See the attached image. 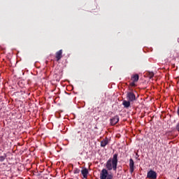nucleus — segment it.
I'll return each mask as SVG.
<instances>
[{"label":"nucleus","instance_id":"obj_1","mask_svg":"<svg viewBox=\"0 0 179 179\" xmlns=\"http://www.w3.org/2000/svg\"><path fill=\"white\" fill-rule=\"evenodd\" d=\"M118 164V154L113 155L112 158H110L106 164V169H103L100 173V179H113V174H108V171H117V166Z\"/></svg>","mask_w":179,"mask_h":179},{"label":"nucleus","instance_id":"obj_2","mask_svg":"<svg viewBox=\"0 0 179 179\" xmlns=\"http://www.w3.org/2000/svg\"><path fill=\"white\" fill-rule=\"evenodd\" d=\"M127 99L130 101H135L136 100V96L135 93H134V90H131L130 92H127Z\"/></svg>","mask_w":179,"mask_h":179},{"label":"nucleus","instance_id":"obj_3","mask_svg":"<svg viewBox=\"0 0 179 179\" xmlns=\"http://www.w3.org/2000/svg\"><path fill=\"white\" fill-rule=\"evenodd\" d=\"M147 178L150 179H157V173L156 171L150 170L147 173Z\"/></svg>","mask_w":179,"mask_h":179},{"label":"nucleus","instance_id":"obj_4","mask_svg":"<svg viewBox=\"0 0 179 179\" xmlns=\"http://www.w3.org/2000/svg\"><path fill=\"white\" fill-rule=\"evenodd\" d=\"M110 121V125H115L120 121V117H118V115H115L113 118H111Z\"/></svg>","mask_w":179,"mask_h":179},{"label":"nucleus","instance_id":"obj_5","mask_svg":"<svg viewBox=\"0 0 179 179\" xmlns=\"http://www.w3.org/2000/svg\"><path fill=\"white\" fill-rule=\"evenodd\" d=\"M62 50H59L55 53V58L57 62L62 58Z\"/></svg>","mask_w":179,"mask_h":179},{"label":"nucleus","instance_id":"obj_6","mask_svg":"<svg viewBox=\"0 0 179 179\" xmlns=\"http://www.w3.org/2000/svg\"><path fill=\"white\" fill-rule=\"evenodd\" d=\"M134 164H135V163L134 162V159H129L130 173H134Z\"/></svg>","mask_w":179,"mask_h":179},{"label":"nucleus","instance_id":"obj_7","mask_svg":"<svg viewBox=\"0 0 179 179\" xmlns=\"http://www.w3.org/2000/svg\"><path fill=\"white\" fill-rule=\"evenodd\" d=\"M122 104L124 108H129V107H131V101L124 100Z\"/></svg>","mask_w":179,"mask_h":179},{"label":"nucleus","instance_id":"obj_8","mask_svg":"<svg viewBox=\"0 0 179 179\" xmlns=\"http://www.w3.org/2000/svg\"><path fill=\"white\" fill-rule=\"evenodd\" d=\"M108 145V138H106V139H103L101 141V148H106Z\"/></svg>","mask_w":179,"mask_h":179},{"label":"nucleus","instance_id":"obj_9","mask_svg":"<svg viewBox=\"0 0 179 179\" xmlns=\"http://www.w3.org/2000/svg\"><path fill=\"white\" fill-rule=\"evenodd\" d=\"M81 174L83 176L84 178H87V174H89V171L85 168L81 171Z\"/></svg>","mask_w":179,"mask_h":179},{"label":"nucleus","instance_id":"obj_10","mask_svg":"<svg viewBox=\"0 0 179 179\" xmlns=\"http://www.w3.org/2000/svg\"><path fill=\"white\" fill-rule=\"evenodd\" d=\"M132 80L133 82H138L139 80V75L136 74L132 76Z\"/></svg>","mask_w":179,"mask_h":179},{"label":"nucleus","instance_id":"obj_11","mask_svg":"<svg viewBox=\"0 0 179 179\" xmlns=\"http://www.w3.org/2000/svg\"><path fill=\"white\" fill-rule=\"evenodd\" d=\"M6 158V155L0 157V162H3Z\"/></svg>","mask_w":179,"mask_h":179},{"label":"nucleus","instance_id":"obj_12","mask_svg":"<svg viewBox=\"0 0 179 179\" xmlns=\"http://www.w3.org/2000/svg\"><path fill=\"white\" fill-rule=\"evenodd\" d=\"M79 173H80V170L76 169L74 170V174H79Z\"/></svg>","mask_w":179,"mask_h":179},{"label":"nucleus","instance_id":"obj_13","mask_svg":"<svg viewBox=\"0 0 179 179\" xmlns=\"http://www.w3.org/2000/svg\"><path fill=\"white\" fill-rule=\"evenodd\" d=\"M176 131H178V132H179V122L177 123V124L176 126Z\"/></svg>","mask_w":179,"mask_h":179},{"label":"nucleus","instance_id":"obj_14","mask_svg":"<svg viewBox=\"0 0 179 179\" xmlns=\"http://www.w3.org/2000/svg\"><path fill=\"white\" fill-rule=\"evenodd\" d=\"M130 86L134 87L136 86V85L135 84V82L133 81L132 83H130Z\"/></svg>","mask_w":179,"mask_h":179},{"label":"nucleus","instance_id":"obj_15","mask_svg":"<svg viewBox=\"0 0 179 179\" xmlns=\"http://www.w3.org/2000/svg\"><path fill=\"white\" fill-rule=\"evenodd\" d=\"M150 75V78H153V76H155V74L153 73H151Z\"/></svg>","mask_w":179,"mask_h":179},{"label":"nucleus","instance_id":"obj_16","mask_svg":"<svg viewBox=\"0 0 179 179\" xmlns=\"http://www.w3.org/2000/svg\"><path fill=\"white\" fill-rule=\"evenodd\" d=\"M177 179H179V177Z\"/></svg>","mask_w":179,"mask_h":179}]
</instances>
